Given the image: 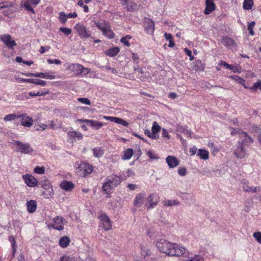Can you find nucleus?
Wrapping results in <instances>:
<instances>
[{
    "instance_id": "nucleus-1",
    "label": "nucleus",
    "mask_w": 261,
    "mask_h": 261,
    "mask_svg": "<svg viewBox=\"0 0 261 261\" xmlns=\"http://www.w3.org/2000/svg\"><path fill=\"white\" fill-rule=\"evenodd\" d=\"M164 253L170 256H181L185 253L186 249L183 247H179L175 243L166 242L164 241Z\"/></svg>"
},
{
    "instance_id": "nucleus-2",
    "label": "nucleus",
    "mask_w": 261,
    "mask_h": 261,
    "mask_svg": "<svg viewBox=\"0 0 261 261\" xmlns=\"http://www.w3.org/2000/svg\"><path fill=\"white\" fill-rule=\"evenodd\" d=\"M3 10L2 13L5 16L11 17L16 11L17 8L12 2H4L0 3V10Z\"/></svg>"
},
{
    "instance_id": "nucleus-3",
    "label": "nucleus",
    "mask_w": 261,
    "mask_h": 261,
    "mask_svg": "<svg viewBox=\"0 0 261 261\" xmlns=\"http://www.w3.org/2000/svg\"><path fill=\"white\" fill-rule=\"evenodd\" d=\"M16 151L23 154H30L34 151V149L28 143H22L20 141H15Z\"/></svg>"
},
{
    "instance_id": "nucleus-4",
    "label": "nucleus",
    "mask_w": 261,
    "mask_h": 261,
    "mask_svg": "<svg viewBox=\"0 0 261 261\" xmlns=\"http://www.w3.org/2000/svg\"><path fill=\"white\" fill-rule=\"evenodd\" d=\"M95 24L98 29L102 31L103 35L109 39H113L114 37L115 34L112 31L109 24L105 22H95Z\"/></svg>"
},
{
    "instance_id": "nucleus-5",
    "label": "nucleus",
    "mask_w": 261,
    "mask_h": 261,
    "mask_svg": "<svg viewBox=\"0 0 261 261\" xmlns=\"http://www.w3.org/2000/svg\"><path fill=\"white\" fill-rule=\"evenodd\" d=\"M239 136L241 140L238 143L240 145L248 146L253 142V139L245 132L242 131L239 133Z\"/></svg>"
},
{
    "instance_id": "nucleus-6",
    "label": "nucleus",
    "mask_w": 261,
    "mask_h": 261,
    "mask_svg": "<svg viewBox=\"0 0 261 261\" xmlns=\"http://www.w3.org/2000/svg\"><path fill=\"white\" fill-rule=\"evenodd\" d=\"M0 39L9 49H13V47L17 45L15 41L12 40V37L9 34H4L0 36Z\"/></svg>"
},
{
    "instance_id": "nucleus-7",
    "label": "nucleus",
    "mask_w": 261,
    "mask_h": 261,
    "mask_svg": "<svg viewBox=\"0 0 261 261\" xmlns=\"http://www.w3.org/2000/svg\"><path fill=\"white\" fill-rule=\"evenodd\" d=\"M75 29H76L78 35L83 38H88L91 37L90 33L88 31L86 28L83 25L78 23L75 27Z\"/></svg>"
},
{
    "instance_id": "nucleus-8",
    "label": "nucleus",
    "mask_w": 261,
    "mask_h": 261,
    "mask_svg": "<svg viewBox=\"0 0 261 261\" xmlns=\"http://www.w3.org/2000/svg\"><path fill=\"white\" fill-rule=\"evenodd\" d=\"M101 224L103 229L106 230H109L112 229L111 220L106 214L103 213L99 217Z\"/></svg>"
},
{
    "instance_id": "nucleus-9",
    "label": "nucleus",
    "mask_w": 261,
    "mask_h": 261,
    "mask_svg": "<svg viewBox=\"0 0 261 261\" xmlns=\"http://www.w3.org/2000/svg\"><path fill=\"white\" fill-rule=\"evenodd\" d=\"M159 200V198L157 195L151 194L147 197L145 205L147 209L152 208L157 204Z\"/></svg>"
},
{
    "instance_id": "nucleus-10",
    "label": "nucleus",
    "mask_w": 261,
    "mask_h": 261,
    "mask_svg": "<svg viewBox=\"0 0 261 261\" xmlns=\"http://www.w3.org/2000/svg\"><path fill=\"white\" fill-rule=\"evenodd\" d=\"M70 69L76 72V74H81L84 73V70H86V72L85 74H87L90 72V69L84 67L82 65L79 64H71L69 66Z\"/></svg>"
},
{
    "instance_id": "nucleus-11",
    "label": "nucleus",
    "mask_w": 261,
    "mask_h": 261,
    "mask_svg": "<svg viewBox=\"0 0 261 261\" xmlns=\"http://www.w3.org/2000/svg\"><path fill=\"white\" fill-rule=\"evenodd\" d=\"M76 169L79 171H83V174L84 175L91 173L93 169L92 165L85 162H81V164H79Z\"/></svg>"
},
{
    "instance_id": "nucleus-12",
    "label": "nucleus",
    "mask_w": 261,
    "mask_h": 261,
    "mask_svg": "<svg viewBox=\"0 0 261 261\" xmlns=\"http://www.w3.org/2000/svg\"><path fill=\"white\" fill-rule=\"evenodd\" d=\"M144 26L147 34H153L154 30V23L151 19L146 18L144 21Z\"/></svg>"
},
{
    "instance_id": "nucleus-13",
    "label": "nucleus",
    "mask_w": 261,
    "mask_h": 261,
    "mask_svg": "<svg viewBox=\"0 0 261 261\" xmlns=\"http://www.w3.org/2000/svg\"><path fill=\"white\" fill-rule=\"evenodd\" d=\"M65 219L61 216H57L54 219L53 227L55 229L62 230L64 229L63 222Z\"/></svg>"
},
{
    "instance_id": "nucleus-14",
    "label": "nucleus",
    "mask_w": 261,
    "mask_h": 261,
    "mask_svg": "<svg viewBox=\"0 0 261 261\" xmlns=\"http://www.w3.org/2000/svg\"><path fill=\"white\" fill-rule=\"evenodd\" d=\"M25 183L30 187H34L37 185V179L32 175L30 174L23 175L22 176Z\"/></svg>"
},
{
    "instance_id": "nucleus-15",
    "label": "nucleus",
    "mask_w": 261,
    "mask_h": 261,
    "mask_svg": "<svg viewBox=\"0 0 261 261\" xmlns=\"http://www.w3.org/2000/svg\"><path fill=\"white\" fill-rule=\"evenodd\" d=\"M245 147L237 144V148L234 151V154L237 158L243 159L245 157L246 152Z\"/></svg>"
},
{
    "instance_id": "nucleus-16",
    "label": "nucleus",
    "mask_w": 261,
    "mask_h": 261,
    "mask_svg": "<svg viewBox=\"0 0 261 261\" xmlns=\"http://www.w3.org/2000/svg\"><path fill=\"white\" fill-rule=\"evenodd\" d=\"M120 1L123 6H125L127 11L129 12H133L137 9V5L132 0H120Z\"/></svg>"
},
{
    "instance_id": "nucleus-17",
    "label": "nucleus",
    "mask_w": 261,
    "mask_h": 261,
    "mask_svg": "<svg viewBox=\"0 0 261 261\" xmlns=\"http://www.w3.org/2000/svg\"><path fill=\"white\" fill-rule=\"evenodd\" d=\"M106 180H108L115 187H117L121 182V177L115 174H112L108 176L106 178Z\"/></svg>"
},
{
    "instance_id": "nucleus-18",
    "label": "nucleus",
    "mask_w": 261,
    "mask_h": 261,
    "mask_svg": "<svg viewBox=\"0 0 261 261\" xmlns=\"http://www.w3.org/2000/svg\"><path fill=\"white\" fill-rule=\"evenodd\" d=\"M166 161L170 168H174L179 164V161L174 156H168Z\"/></svg>"
},
{
    "instance_id": "nucleus-19",
    "label": "nucleus",
    "mask_w": 261,
    "mask_h": 261,
    "mask_svg": "<svg viewBox=\"0 0 261 261\" xmlns=\"http://www.w3.org/2000/svg\"><path fill=\"white\" fill-rule=\"evenodd\" d=\"M205 5L206 7L204 10L205 14L211 13L215 9V4L213 0H206Z\"/></svg>"
},
{
    "instance_id": "nucleus-20",
    "label": "nucleus",
    "mask_w": 261,
    "mask_h": 261,
    "mask_svg": "<svg viewBox=\"0 0 261 261\" xmlns=\"http://www.w3.org/2000/svg\"><path fill=\"white\" fill-rule=\"evenodd\" d=\"M60 187L65 191H71L74 188V185L71 181L64 180L61 183Z\"/></svg>"
},
{
    "instance_id": "nucleus-21",
    "label": "nucleus",
    "mask_w": 261,
    "mask_h": 261,
    "mask_svg": "<svg viewBox=\"0 0 261 261\" xmlns=\"http://www.w3.org/2000/svg\"><path fill=\"white\" fill-rule=\"evenodd\" d=\"M27 210L30 213L35 212L37 208V202L35 200H31L27 202Z\"/></svg>"
},
{
    "instance_id": "nucleus-22",
    "label": "nucleus",
    "mask_w": 261,
    "mask_h": 261,
    "mask_svg": "<svg viewBox=\"0 0 261 261\" xmlns=\"http://www.w3.org/2000/svg\"><path fill=\"white\" fill-rule=\"evenodd\" d=\"M20 6L24 8V9L28 11H30L33 13H35V11L32 7V5L30 3L29 0H23L20 2Z\"/></svg>"
},
{
    "instance_id": "nucleus-23",
    "label": "nucleus",
    "mask_w": 261,
    "mask_h": 261,
    "mask_svg": "<svg viewBox=\"0 0 261 261\" xmlns=\"http://www.w3.org/2000/svg\"><path fill=\"white\" fill-rule=\"evenodd\" d=\"M115 187H116L113 186V184L112 185V184L110 183L108 180H106V181L103 183L102 189V191L106 194H109L111 190Z\"/></svg>"
},
{
    "instance_id": "nucleus-24",
    "label": "nucleus",
    "mask_w": 261,
    "mask_h": 261,
    "mask_svg": "<svg viewBox=\"0 0 261 261\" xmlns=\"http://www.w3.org/2000/svg\"><path fill=\"white\" fill-rule=\"evenodd\" d=\"M21 124L26 127H30L32 125L33 120L32 117H23L20 121Z\"/></svg>"
},
{
    "instance_id": "nucleus-25",
    "label": "nucleus",
    "mask_w": 261,
    "mask_h": 261,
    "mask_svg": "<svg viewBox=\"0 0 261 261\" xmlns=\"http://www.w3.org/2000/svg\"><path fill=\"white\" fill-rule=\"evenodd\" d=\"M120 49L118 47H114L110 48L105 51V54L110 57H114L116 56L119 52Z\"/></svg>"
},
{
    "instance_id": "nucleus-26",
    "label": "nucleus",
    "mask_w": 261,
    "mask_h": 261,
    "mask_svg": "<svg viewBox=\"0 0 261 261\" xmlns=\"http://www.w3.org/2000/svg\"><path fill=\"white\" fill-rule=\"evenodd\" d=\"M144 197V195L143 194L140 193V194H138L136 196V197L134 199V205L136 206H141L143 203Z\"/></svg>"
},
{
    "instance_id": "nucleus-27",
    "label": "nucleus",
    "mask_w": 261,
    "mask_h": 261,
    "mask_svg": "<svg viewBox=\"0 0 261 261\" xmlns=\"http://www.w3.org/2000/svg\"><path fill=\"white\" fill-rule=\"evenodd\" d=\"M197 155L198 156L200 159L206 160L209 158V153L205 149H199L197 152Z\"/></svg>"
},
{
    "instance_id": "nucleus-28",
    "label": "nucleus",
    "mask_w": 261,
    "mask_h": 261,
    "mask_svg": "<svg viewBox=\"0 0 261 261\" xmlns=\"http://www.w3.org/2000/svg\"><path fill=\"white\" fill-rule=\"evenodd\" d=\"M70 242V239L67 236L62 237L59 240V245L62 248L67 247Z\"/></svg>"
},
{
    "instance_id": "nucleus-29",
    "label": "nucleus",
    "mask_w": 261,
    "mask_h": 261,
    "mask_svg": "<svg viewBox=\"0 0 261 261\" xmlns=\"http://www.w3.org/2000/svg\"><path fill=\"white\" fill-rule=\"evenodd\" d=\"M161 129V127L156 122H154L152 127V139H156L158 137L156 135L157 133L159 132Z\"/></svg>"
},
{
    "instance_id": "nucleus-30",
    "label": "nucleus",
    "mask_w": 261,
    "mask_h": 261,
    "mask_svg": "<svg viewBox=\"0 0 261 261\" xmlns=\"http://www.w3.org/2000/svg\"><path fill=\"white\" fill-rule=\"evenodd\" d=\"M88 125L94 127L96 129H98L103 126V124L101 122H98L93 120H89Z\"/></svg>"
},
{
    "instance_id": "nucleus-31",
    "label": "nucleus",
    "mask_w": 261,
    "mask_h": 261,
    "mask_svg": "<svg viewBox=\"0 0 261 261\" xmlns=\"http://www.w3.org/2000/svg\"><path fill=\"white\" fill-rule=\"evenodd\" d=\"M222 43L227 47H232L234 44L233 39L229 37H225L222 39Z\"/></svg>"
},
{
    "instance_id": "nucleus-32",
    "label": "nucleus",
    "mask_w": 261,
    "mask_h": 261,
    "mask_svg": "<svg viewBox=\"0 0 261 261\" xmlns=\"http://www.w3.org/2000/svg\"><path fill=\"white\" fill-rule=\"evenodd\" d=\"M204 65L200 60L196 61L194 62L193 69L196 71H203L204 69Z\"/></svg>"
},
{
    "instance_id": "nucleus-33",
    "label": "nucleus",
    "mask_w": 261,
    "mask_h": 261,
    "mask_svg": "<svg viewBox=\"0 0 261 261\" xmlns=\"http://www.w3.org/2000/svg\"><path fill=\"white\" fill-rule=\"evenodd\" d=\"M94 155L96 158L101 157L104 153V150L101 147H96L92 149Z\"/></svg>"
},
{
    "instance_id": "nucleus-34",
    "label": "nucleus",
    "mask_w": 261,
    "mask_h": 261,
    "mask_svg": "<svg viewBox=\"0 0 261 261\" xmlns=\"http://www.w3.org/2000/svg\"><path fill=\"white\" fill-rule=\"evenodd\" d=\"M112 122H114L117 124H121L126 127H127L129 125V123L127 121L124 120L123 119H122L121 118H118V117H114Z\"/></svg>"
},
{
    "instance_id": "nucleus-35",
    "label": "nucleus",
    "mask_w": 261,
    "mask_h": 261,
    "mask_svg": "<svg viewBox=\"0 0 261 261\" xmlns=\"http://www.w3.org/2000/svg\"><path fill=\"white\" fill-rule=\"evenodd\" d=\"M253 5V0H244L243 4V8L244 10H250L252 9Z\"/></svg>"
},
{
    "instance_id": "nucleus-36",
    "label": "nucleus",
    "mask_w": 261,
    "mask_h": 261,
    "mask_svg": "<svg viewBox=\"0 0 261 261\" xmlns=\"http://www.w3.org/2000/svg\"><path fill=\"white\" fill-rule=\"evenodd\" d=\"M164 36L166 40L169 42L168 46L170 47H173L175 46V43L173 40V37L170 34L164 33Z\"/></svg>"
},
{
    "instance_id": "nucleus-37",
    "label": "nucleus",
    "mask_w": 261,
    "mask_h": 261,
    "mask_svg": "<svg viewBox=\"0 0 261 261\" xmlns=\"http://www.w3.org/2000/svg\"><path fill=\"white\" fill-rule=\"evenodd\" d=\"M133 150L131 148H128L124 151V155L122 156L123 160H129L130 159L133 154Z\"/></svg>"
},
{
    "instance_id": "nucleus-38",
    "label": "nucleus",
    "mask_w": 261,
    "mask_h": 261,
    "mask_svg": "<svg viewBox=\"0 0 261 261\" xmlns=\"http://www.w3.org/2000/svg\"><path fill=\"white\" fill-rule=\"evenodd\" d=\"M243 190L246 192H252L255 193L257 191V187H250L248 185L244 184L243 186Z\"/></svg>"
},
{
    "instance_id": "nucleus-39",
    "label": "nucleus",
    "mask_w": 261,
    "mask_h": 261,
    "mask_svg": "<svg viewBox=\"0 0 261 261\" xmlns=\"http://www.w3.org/2000/svg\"><path fill=\"white\" fill-rule=\"evenodd\" d=\"M180 204V202L177 200H168L164 202V205L168 206H172L175 205H178Z\"/></svg>"
},
{
    "instance_id": "nucleus-40",
    "label": "nucleus",
    "mask_w": 261,
    "mask_h": 261,
    "mask_svg": "<svg viewBox=\"0 0 261 261\" xmlns=\"http://www.w3.org/2000/svg\"><path fill=\"white\" fill-rule=\"evenodd\" d=\"M58 18L62 23L65 24L67 21L68 17L64 12H60Z\"/></svg>"
},
{
    "instance_id": "nucleus-41",
    "label": "nucleus",
    "mask_w": 261,
    "mask_h": 261,
    "mask_svg": "<svg viewBox=\"0 0 261 261\" xmlns=\"http://www.w3.org/2000/svg\"><path fill=\"white\" fill-rule=\"evenodd\" d=\"M31 83L42 86H44L46 85V82L45 81L36 79H31Z\"/></svg>"
},
{
    "instance_id": "nucleus-42",
    "label": "nucleus",
    "mask_w": 261,
    "mask_h": 261,
    "mask_svg": "<svg viewBox=\"0 0 261 261\" xmlns=\"http://www.w3.org/2000/svg\"><path fill=\"white\" fill-rule=\"evenodd\" d=\"M231 78L233 80H236L238 83L242 85L245 88H248L245 85V80L242 77H240L237 75H235L234 76H231Z\"/></svg>"
},
{
    "instance_id": "nucleus-43",
    "label": "nucleus",
    "mask_w": 261,
    "mask_h": 261,
    "mask_svg": "<svg viewBox=\"0 0 261 261\" xmlns=\"http://www.w3.org/2000/svg\"><path fill=\"white\" fill-rule=\"evenodd\" d=\"M150 251L144 246L141 247V254L143 257L150 255Z\"/></svg>"
},
{
    "instance_id": "nucleus-44",
    "label": "nucleus",
    "mask_w": 261,
    "mask_h": 261,
    "mask_svg": "<svg viewBox=\"0 0 261 261\" xmlns=\"http://www.w3.org/2000/svg\"><path fill=\"white\" fill-rule=\"evenodd\" d=\"M19 117H21V116H17L14 114H10L5 116L4 120L6 121H11Z\"/></svg>"
},
{
    "instance_id": "nucleus-45",
    "label": "nucleus",
    "mask_w": 261,
    "mask_h": 261,
    "mask_svg": "<svg viewBox=\"0 0 261 261\" xmlns=\"http://www.w3.org/2000/svg\"><path fill=\"white\" fill-rule=\"evenodd\" d=\"M54 194V191L53 188H50L48 190H45L44 191L42 192V195L45 198H48Z\"/></svg>"
},
{
    "instance_id": "nucleus-46",
    "label": "nucleus",
    "mask_w": 261,
    "mask_h": 261,
    "mask_svg": "<svg viewBox=\"0 0 261 261\" xmlns=\"http://www.w3.org/2000/svg\"><path fill=\"white\" fill-rule=\"evenodd\" d=\"M186 261H204V258L200 255H195L193 257H189Z\"/></svg>"
},
{
    "instance_id": "nucleus-47",
    "label": "nucleus",
    "mask_w": 261,
    "mask_h": 261,
    "mask_svg": "<svg viewBox=\"0 0 261 261\" xmlns=\"http://www.w3.org/2000/svg\"><path fill=\"white\" fill-rule=\"evenodd\" d=\"M34 171L37 174H43L45 172V168L44 167L36 166L34 168Z\"/></svg>"
},
{
    "instance_id": "nucleus-48",
    "label": "nucleus",
    "mask_w": 261,
    "mask_h": 261,
    "mask_svg": "<svg viewBox=\"0 0 261 261\" xmlns=\"http://www.w3.org/2000/svg\"><path fill=\"white\" fill-rule=\"evenodd\" d=\"M156 247L157 249L161 252H163V242H162V239H159L156 243Z\"/></svg>"
},
{
    "instance_id": "nucleus-49",
    "label": "nucleus",
    "mask_w": 261,
    "mask_h": 261,
    "mask_svg": "<svg viewBox=\"0 0 261 261\" xmlns=\"http://www.w3.org/2000/svg\"><path fill=\"white\" fill-rule=\"evenodd\" d=\"M254 25H255L254 21H251L248 25V30L249 32V34L251 36H253L254 34V32H253V28H254Z\"/></svg>"
},
{
    "instance_id": "nucleus-50",
    "label": "nucleus",
    "mask_w": 261,
    "mask_h": 261,
    "mask_svg": "<svg viewBox=\"0 0 261 261\" xmlns=\"http://www.w3.org/2000/svg\"><path fill=\"white\" fill-rule=\"evenodd\" d=\"M253 237L255 239L258 243L261 244V232H255L253 234Z\"/></svg>"
},
{
    "instance_id": "nucleus-51",
    "label": "nucleus",
    "mask_w": 261,
    "mask_h": 261,
    "mask_svg": "<svg viewBox=\"0 0 261 261\" xmlns=\"http://www.w3.org/2000/svg\"><path fill=\"white\" fill-rule=\"evenodd\" d=\"M60 31L67 36L71 33V30L68 28L61 27L60 28Z\"/></svg>"
},
{
    "instance_id": "nucleus-52",
    "label": "nucleus",
    "mask_w": 261,
    "mask_h": 261,
    "mask_svg": "<svg viewBox=\"0 0 261 261\" xmlns=\"http://www.w3.org/2000/svg\"><path fill=\"white\" fill-rule=\"evenodd\" d=\"M42 187L44 190H48L50 188H52L50 183L48 180H45L43 182H42Z\"/></svg>"
},
{
    "instance_id": "nucleus-53",
    "label": "nucleus",
    "mask_w": 261,
    "mask_h": 261,
    "mask_svg": "<svg viewBox=\"0 0 261 261\" xmlns=\"http://www.w3.org/2000/svg\"><path fill=\"white\" fill-rule=\"evenodd\" d=\"M260 87H261V80H259L256 83H254L252 87H250L249 88L250 89L256 90L258 88L260 89Z\"/></svg>"
},
{
    "instance_id": "nucleus-54",
    "label": "nucleus",
    "mask_w": 261,
    "mask_h": 261,
    "mask_svg": "<svg viewBox=\"0 0 261 261\" xmlns=\"http://www.w3.org/2000/svg\"><path fill=\"white\" fill-rule=\"evenodd\" d=\"M47 62L48 64H57V65H60L61 64V61L60 60H58V59H54V60H52V59H48L47 60Z\"/></svg>"
},
{
    "instance_id": "nucleus-55",
    "label": "nucleus",
    "mask_w": 261,
    "mask_h": 261,
    "mask_svg": "<svg viewBox=\"0 0 261 261\" xmlns=\"http://www.w3.org/2000/svg\"><path fill=\"white\" fill-rule=\"evenodd\" d=\"M187 173V170L185 167H179L178 169V173L180 176H185L186 175Z\"/></svg>"
},
{
    "instance_id": "nucleus-56",
    "label": "nucleus",
    "mask_w": 261,
    "mask_h": 261,
    "mask_svg": "<svg viewBox=\"0 0 261 261\" xmlns=\"http://www.w3.org/2000/svg\"><path fill=\"white\" fill-rule=\"evenodd\" d=\"M77 100L82 103L90 105L91 104V102L90 100L87 98H79Z\"/></svg>"
},
{
    "instance_id": "nucleus-57",
    "label": "nucleus",
    "mask_w": 261,
    "mask_h": 261,
    "mask_svg": "<svg viewBox=\"0 0 261 261\" xmlns=\"http://www.w3.org/2000/svg\"><path fill=\"white\" fill-rule=\"evenodd\" d=\"M181 132L186 135L188 137H190L191 135V131L186 127L181 128Z\"/></svg>"
},
{
    "instance_id": "nucleus-58",
    "label": "nucleus",
    "mask_w": 261,
    "mask_h": 261,
    "mask_svg": "<svg viewBox=\"0 0 261 261\" xmlns=\"http://www.w3.org/2000/svg\"><path fill=\"white\" fill-rule=\"evenodd\" d=\"M229 69L233 71L234 72H240V66H234L231 65Z\"/></svg>"
},
{
    "instance_id": "nucleus-59",
    "label": "nucleus",
    "mask_w": 261,
    "mask_h": 261,
    "mask_svg": "<svg viewBox=\"0 0 261 261\" xmlns=\"http://www.w3.org/2000/svg\"><path fill=\"white\" fill-rule=\"evenodd\" d=\"M120 42L123 43L124 45H126V46H129L130 43L127 40L126 37H122L120 39Z\"/></svg>"
},
{
    "instance_id": "nucleus-60",
    "label": "nucleus",
    "mask_w": 261,
    "mask_h": 261,
    "mask_svg": "<svg viewBox=\"0 0 261 261\" xmlns=\"http://www.w3.org/2000/svg\"><path fill=\"white\" fill-rule=\"evenodd\" d=\"M197 148L195 146H193V147L191 148L189 150V152L191 153V155L192 156L197 153Z\"/></svg>"
},
{
    "instance_id": "nucleus-61",
    "label": "nucleus",
    "mask_w": 261,
    "mask_h": 261,
    "mask_svg": "<svg viewBox=\"0 0 261 261\" xmlns=\"http://www.w3.org/2000/svg\"><path fill=\"white\" fill-rule=\"evenodd\" d=\"M185 51L186 54L190 57V60H193L194 59V57L192 56V52L190 50L188 49V48H185Z\"/></svg>"
},
{
    "instance_id": "nucleus-62",
    "label": "nucleus",
    "mask_w": 261,
    "mask_h": 261,
    "mask_svg": "<svg viewBox=\"0 0 261 261\" xmlns=\"http://www.w3.org/2000/svg\"><path fill=\"white\" fill-rule=\"evenodd\" d=\"M68 135L69 137L74 139L77 135V132L75 131H70L68 133Z\"/></svg>"
},
{
    "instance_id": "nucleus-63",
    "label": "nucleus",
    "mask_w": 261,
    "mask_h": 261,
    "mask_svg": "<svg viewBox=\"0 0 261 261\" xmlns=\"http://www.w3.org/2000/svg\"><path fill=\"white\" fill-rule=\"evenodd\" d=\"M9 241L11 243L12 247L16 246L15 238L14 236H10L9 237Z\"/></svg>"
},
{
    "instance_id": "nucleus-64",
    "label": "nucleus",
    "mask_w": 261,
    "mask_h": 261,
    "mask_svg": "<svg viewBox=\"0 0 261 261\" xmlns=\"http://www.w3.org/2000/svg\"><path fill=\"white\" fill-rule=\"evenodd\" d=\"M105 68L107 70H111V72L113 73H115V74H116L117 73V71L116 70V69L115 68H111L110 67V66L109 65H107V66H105Z\"/></svg>"
}]
</instances>
